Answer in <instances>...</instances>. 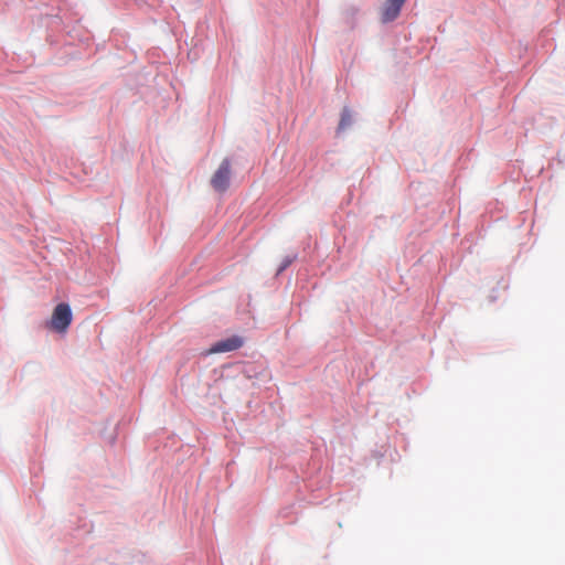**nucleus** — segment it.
<instances>
[{"label":"nucleus","mask_w":565,"mask_h":565,"mask_svg":"<svg viewBox=\"0 0 565 565\" xmlns=\"http://www.w3.org/2000/svg\"><path fill=\"white\" fill-rule=\"evenodd\" d=\"M243 345L242 338L233 335L231 338L217 341L210 350V353L230 352L239 349Z\"/></svg>","instance_id":"20e7f679"},{"label":"nucleus","mask_w":565,"mask_h":565,"mask_svg":"<svg viewBox=\"0 0 565 565\" xmlns=\"http://www.w3.org/2000/svg\"><path fill=\"white\" fill-rule=\"evenodd\" d=\"M292 259L291 258H287L284 264L280 266V268L278 269V274L281 273L282 270H285L290 264H291Z\"/></svg>","instance_id":"423d86ee"},{"label":"nucleus","mask_w":565,"mask_h":565,"mask_svg":"<svg viewBox=\"0 0 565 565\" xmlns=\"http://www.w3.org/2000/svg\"><path fill=\"white\" fill-rule=\"evenodd\" d=\"M352 124V114L348 107H344L341 114V119L339 122V130L347 129Z\"/></svg>","instance_id":"39448f33"},{"label":"nucleus","mask_w":565,"mask_h":565,"mask_svg":"<svg viewBox=\"0 0 565 565\" xmlns=\"http://www.w3.org/2000/svg\"><path fill=\"white\" fill-rule=\"evenodd\" d=\"M230 178L231 162L228 159H224L213 174L211 184L216 191L224 192L230 185Z\"/></svg>","instance_id":"f03ea898"},{"label":"nucleus","mask_w":565,"mask_h":565,"mask_svg":"<svg viewBox=\"0 0 565 565\" xmlns=\"http://www.w3.org/2000/svg\"><path fill=\"white\" fill-rule=\"evenodd\" d=\"M73 320L72 310L68 303H58L52 313L47 327L58 333H65Z\"/></svg>","instance_id":"f257e3e1"},{"label":"nucleus","mask_w":565,"mask_h":565,"mask_svg":"<svg viewBox=\"0 0 565 565\" xmlns=\"http://www.w3.org/2000/svg\"><path fill=\"white\" fill-rule=\"evenodd\" d=\"M406 0H386L381 11V20L384 23L395 20Z\"/></svg>","instance_id":"7ed1b4c3"}]
</instances>
